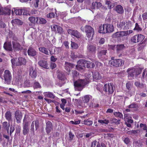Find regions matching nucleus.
Segmentation results:
<instances>
[{
	"label": "nucleus",
	"mask_w": 147,
	"mask_h": 147,
	"mask_svg": "<svg viewBox=\"0 0 147 147\" xmlns=\"http://www.w3.org/2000/svg\"><path fill=\"white\" fill-rule=\"evenodd\" d=\"M105 42V39L103 38H101L99 40V43L100 44H102Z\"/></svg>",
	"instance_id": "63"
},
{
	"label": "nucleus",
	"mask_w": 147,
	"mask_h": 147,
	"mask_svg": "<svg viewBox=\"0 0 147 147\" xmlns=\"http://www.w3.org/2000/svg\"><path fill=\"white\" fill-rule=\"evenodd\" d=\"M14 21L16 22L17 24L19 25H22V22L20 20L18 19H15L14 20Z\"/></svg>",
	"instance_id": "62"
},
{
	"label": "nucleus",
	"mask_w": 147,
	"mask_h": 147,
	"mask_svg": "<svg viewBox=\"0 0 147 147\" xmlns=\"http://www.w3.org/2000/svg\"><path fill=\"white\" fill-rule=\"evenodd\" d=\"M134 30L136 31L137 32H139L142 30V28L140 27L138 23H136L135 24V26L134 29Z\"/></svg>",
	"instance_id": "42"
},
{
	"label": "nucleus",
	"mask_w": 147,
	"mask_h": 147,
	"mask_svg": "<svg viewBox=\"0 0 147 147\" xmlns=\"http://www.w3.org/2000/svg\"><path fill=\"white\" fill-rule=\"evenodd\" d=\"M105 29L106 33H111L113 32L114 30V28L112 25L105 24Z\"/></svg>",
	"instance_id": "12"
},
{
	"label": "nucleus",
	"mask_w": 147,
	"mask_h": 147,
	"mask_svg": "<svg viewBox=\"0 0 147 147\" xmlns=\"http://www.w3.org/2000/svg\"><path fill=\"white\" fill-rule=\"evenodd\" d=\"M3 47L4 49L8 51H12V50L11 44V42H5L4 45Z\"/></svg>",
	"instance_id": "19"
},
{
	"label": "nucleus",
	"mask_w": 147,
	"mask_h": 147,
	"mask_svg": "<svg viewBox=\"0 0 147 147\" xmlns=\"http://www.w3.org/2000/svg\"><path fill=\"white\" fill-rule=\"evenodd\" d=\"M52 129V123L49 121H48L46 123V130L47 134L49 133Z\"/></svg>",
	"instance_id": "17"
},
{
	"label": "nucleus",
	"mask_w": 147,
	"mask_h": 147,
	"mask_svg": "<svg viewBox=\"0 0 147 147\" xmlns=\"http://www.w3.org/2000/svg\"><path fill=\"white\" fill-rule=\"evenodd\" d=\"M124 61L120 59H113L109 61V63L111 66L118 67L119 65H121L124 63Z\"/></svg>",
	"instance_id": "8"
},
{
	"label": "nucleus",
	"mask_w": 147,
	"mask_h": 147,
	"mask_svg": "<svg viewBox=\"0 0 147 147\" xmlns=\"http://www.w3.org/2000/svg\"><path fill=\"white\" fill-rule=\"evenodd\" d=\"M39 2V0H35L34 3V6L36 8L38 7Z\"/></svg>",
	"instance_id": "61"
},
{
	"label": "nucleus",
	"mask_w": 147,
	"mask_h": 147,
	"mask_svg": "<svg viewBox=\"0 0 147 147\" xmlns=\"http://www.w3.org/2000/svg\"><path fill=\"white\" fill-rule=\"evenodd\" d=\"M83 122V124L88 125H91L92 124V121L88 120H84Z\"/></svg>",
	"instance_id": "43"
},
{
	"label": "nucleus",
	"mask_w": 147,
	"mask_h": 147,
	"mask_svg": "<svg viewBox=\"0 0 147 147\" xmlns=\"http://www.w3.org/2000/svg\"><path fill=\"white\" fill-rule=\"evenodd\" d=\"M29 20L32 23H34L36 21V18L34 17H30L29 18Z\"/></svg>",
	"instance_id": "49"
},
{
	"label": "nucleus",
	"mask_w": 147,
	"mask_h": 147,
	"mask_svg": "<svg viewBox=\"0 0 147 147\" xmlns=\"http://www.w3.org/2000/svg\"><path fill=\"white\" fill-rule=\"evenodd\" d=\"M107 53L106 50H102L99 52L98 54V57L100 59L104 57Z\"/></svg>",
	"instance_id": "29"
},
{
	"label": "nucleus",
	"mask_w": 147,
	"mask_h": 147,
	"mask_svg": "<svg viewBox=\"0 0 147 147\" xmlns=\"http://www.w3.org/2000/svg\"><path fill=\"white\" fill-rule=\"evenodd\" d=\"M138 131L133 130L130 131H128L127 132V133L128 134H135L137 133Z\"/></svg>",
	"instance_id": "60"
},
{
	"label": "nucleus",
	"mask_w": 147,
	"mask_h": 147,
	"mask_svg": "<svg viewBox=\"0 0 147 147\" xmlns=\"http://www.w3.org/2000/svg\"><path fill=\"white\" fill-rule=\"evenodd\" d=\"M131 41L132 42L134 43L138 42V41L137 39V35H136L131 38Z\"/></svg>",
	"instance_id": "44"
},
{
	"label": "nucleus",
	"mask_w": 147,
	"mask_h": 147,
	"mask_svg": "<svg viewBox=\"0 0 147 147\" xmlns=\"http://www.w3.org/2000/svg\"><path fill=\"white\" fill-rule=\"evenodd\" d=\"M67 32L69 34L76 37L77 38H80L81 36V34L77 30L69 29L68 30Z\"/></svg>",
	"instance_id": "11"
},
{
	"label": "nucleus",
	"mask_w": 147,
	"mask_h": 147,
	"mask_svg": "<svg viewBox=\"0 0 147 147\" xmlns=\"http://www.w3.org/2000/svg\"><path fill=\"white\" fill-rule=\"evenodd\" d=\"M86 61L84 60H81L78 62V64L76 66V67L77 69L80 70L84 67L86 66Z\"/></svg>",
	"instance_id": "9"
},
{
	"label": "nucleus",
	"mask_w": 147,
	"mask_h": 147,
	"mask_svg": "<svg viewBox=\"0 0 147 147\" xmlns=\"http://www.w3.org/2000/svg\"><path fill=\"white\" fill-rule=\"evenodd\" d=\"M82 77H79V79L74 82V85L75 90L80 91L88 83L89 78L82 79Z\"/></svg>",
	"instance_id": "1"
},
{
	"label": "nucleus",
	"mask_w": 147,
	"mask_h": 147,
	"mask_svg": "<svg viewBox=\"0 0 147 147\" xmlns=\"http://www.w3.org/2000/svg\"><path fill=\"white\" fill-rule=\"evenodd\" d=\"M98 122L102 124H107L109 123V121L107 119L104 120H98Z\"/></svg>",
	"instance_id": "45"
},
{
	"label": "nucleus",
	"mask_w": 147,
	"mask_h": 147,
	"mask_svg": "<svg viewBox=\"0 0 147 147\" xmlns=\"http://www.w3.org/2000/svg\"><path fill=\"white\" fill-rule=\"evenodd\" d=\"M57 31L58 33L61 34L63 32V29L61 27L58 26L57 28Z\"/></svg>",
	"instance_id": "59"
},
{
	"label": "nucleus",
	"mask_w": 147,
	"mask_h": 147,
	"mask_svg": "<svg viewBox=\"0 0 147 147\" xmlns=\"http://www.w3.org/2000/svg\"><path fill=\"white\" fill-rule=\"evenodd\" d=\"M5 116L6 119L9 121L11 119V114L10 111H7L5 114Z\"/></svg>",
	"instance_id": "35"
},
{
	"label": "nucleus",
	"mask_w": 147,
	"mask_h": 147,
	"mask_svg": "<svg viewBox=\"0 0 147 147\" xmlns=\"http://www.w3.org/2000/svg\"><path fill=\"white\" fill-rule=\"evenodd\" d=\"M86 65L88 68H92L94 67V65L93 63L88 61H86Z\"/></svg>",
	"instance_id": "37"
},
{
	"label": "nucleus",
	"mask_w": 147,
	"mask_h": 147,
	"mask_svg": "<svg viewBox=\"0 0 147 147\" xmlns=\"http://www.w3.org/2000/svg\"><path fill=\"white\" fill-rule=\"evenodd\" d=\"M137 36L138 42H141L144 38V36L142 34H138Z\"/></svg>",
	"instance_id": "39"
},
{
	"label": "nucleus",
	"mask_w": 147,
	"mask_h": 147,
	"mask_svg": "<svg viewBox=\"0 0 147 147\" xmlns=\"http://www.w3.org/2000/svg\"><path fill=\"white\" fill-rule=\"evenodd\" d=\"M92 98V96L89 95H86L84 96L83 100L84 103H87Z\"/></svg>",
	"instance_id": "28"
},
{
	"label": "nucleus",
	"mask_w": 147,
	"mask_h": 147,
	"mask_svg": "<svg viewBox=\"0 0 147 147\" xmlns=\"http://www.w3.org/2000/svg\"><path fill=\"white\" fill-rule=\"evenodd\" d=\"M142 77L143 78H147V70L146 69L144 70L142 74Z\"/></svg>",
	"instance_id": "58"
},
{
	"label": "nucleus",
	"mask_w": 147,
	"mask_h": 147,
	"mask_svg": "<svg viewBox=\"0 0 147 147\" xmlns=\"http://www.w3.org/2000/svg\"><path fill=\"white\" fill-rule=\"evenodd\" d=\"M74 66L72 64L68 62H66L65 63V69L69 72L68 74H69V72L70 71L71 69L72 68L74 67Z\"/></svg>",
	"instance_id": "18"
},
{
	"label": "nucleus",
	"mask_w": 147,
	"mask_h": 147,
	"mask_svg": "<svg viewBox=\"0 0 147 147\" xmlns=\"http://www.w3.org/2000/svg\"><path fill=\"white\" fill-rule=\"evenodd\" d=\"M135 86L138 88H144L146 89V86L145 84L143 83L141 84L140 82H136L135 83Z\"/></svg>",
	"instance_id": "31"
},
{
	"label": "nucleus",
	"mask_w": 147,
	"mask_h": 147,
	"mask_svg": "<svg viewBox=\"0 0 147 147\" xmlns=\"http://www.w3.org/2000/svg\"><path fill=\"white\" fill-rule=\"evenodd\" d=\"M133 31L132 30H129V31H124L125 36L129 35L130 34L133 33Z\"/></svg>",
	"instance_id": "56"
},
{
	"label": "nucleus",
	"mask_w": 147,
	"mask_h": 147,
	"mask_svg": "<svg viewBox=\"0 0 147 147\" xmlns=\"http://www.w3.org/2000/svg\"><path fill=\"white\" fill-rule=\"evenodd\" d=\"M55 16V13H51L47 15V17L49 18H53Z\"/></svg>",
	"instance_id": "55"
},
{
	"label": "nucleus",
	"mask_w": 147,
	"mask_h": 147,
	"mask_svg": "<svg viewBox=\"0 0 147 147\" xmlns=\"http://www.w3.org/2000/svg\"><path fill=\"white\" fill-rule=\"evenodd\" d=\"M93 78L95 80H100L101 79V76L98 72L95 71L93 73Z\"/></svg>",
	"instance_id": "25"
},
{
	"label": "nucleus",
	"mask_w": 147,
	"mask_h": 147,
	"mask_svg": "<svg viewBox=\"0 0 147 147\" xmlns=\"http://www.w3.org/2000/svg\"><path fill=\"white\" fill-rule=\"evenodd\" d=\"M102 5L101 3L100 2H93L92 4L91 8L94 9H95L96 7L98 8L100 7Z\"/></svg>",
	"instance_id": "21"
},
{
	"label": "nucleus",
	"mask_w": 147,
	"mask_h": 147,
	"mask_svg": "<svg viewBox=\"0 0 147 147\" xmlns=\"http://www.w3.org/2000/svg\"><path fill=\"white\" fill-rule=\"evenodd\" d=\"M15 115L17 122L18 123H20L22 117L21 112L19 111H16Z\"/></svg>",
	"instance_id": "16"
},
{
	"label": "nucleus",
	"mask_w": 147,
	"mask_h": 147,
	"mask_svg": "<svg viewBox=\"0 0 147 147\" xmlns=\"http://www.w3.org/2000/svg\"><path fill=\"white\" fill-rule=\"evenodd\" d=\"M124 47V45H117V51H120L122 50Z\"/></svg>",
	"instance_id": "52"
},
{
	"label": "nucleus",
	"mask_w": 147,
	"mask_h": 147,
	"mask_svg": "<svg viewBox=\"0 0 147 147\" xmlns=\"http://www.w3.org/2000/svg\"><path fill=\"white\" fill-rule=\"evenodd\" d=\"M58 26L56 25H53L51 26V28L52 31L55 32L57 30Z\"/></svg>",
	"instance_id": "53"
},
{
	"label": "nucleus",
	"mask_w": 147,
	"mask_h": 147,
	"mask_svg": "<svg viewBox=\"0 0 147 147\" xmlns=\"http://www.w3.org/2000/svg\"><path fill=\"white\" fill-rule=\"evenodd\" d=\"M29 124L28 121L24 122L23 125V134L25 135L28 133L29 131V129L28 128Z\"/></svg>",
	"instance_id": "14"
},
{
	"label": "nucleus",
	"mask_w": 147,
	"mask_h": 147,
	"mask_svg": "<svg viewBox=\"0 0 147 147\" xmlns=\"http://www.w3.org/2000/svg\"><path fill=\"white\" fill-rule=\"evenodd\" d=\"M124 141L125 144H127L129 143L130 141L129 138H125L124 140Z\"/></svg>",
	"instance_id": "64"
},
{
	"label": "nucleus",
	"mask_w": 147,
	"mask_h": 147,
	"mask_svg": "<svg viewBox=\"0 0 147 147\" xmlns=\"http://www.w3.org/2000/svg\"><path fill=\"white\" fill-rule=\"evenodd\" d=\"M131 25V22L130 21H123L118 23L117 26L120 29L125 30L129 28Z\"/></svg>",
	"instance_id": "5"
},
{
	"label": "nucleus",
	"mask_w": 147,
	"mask_h": 147,
	"mask_svg": "<svg viewBox=\"0 0 147 147\" xmlns=\"http://www.w3.org/2000/svg\"><path fill=\"white\" fill-rule=\"evenodd\" d=\"M100 143L96 141H93L91 144V147H100Z\"/></svg>",
	"instance_id": "38"
},
{
	"label": "nucleus",
	"mask_w": 147,
	"mask_h": 147,
	"mask_svg": "<svg viewBox=\"0 0 147 147\" xmlns=\"http://www.w3.org/2000/svg\"><path fill=\"white\" fill-rule=\"evenodd\" d=\"M137 107V105L134 103H133L130 105L128 106V107L129 108H135Z\"/></svg>",
	"instance_id": "54"
},
{
	"label": "nucleus",
	"mask_w": 147,
	"mask_h": 147,
	"mask_svg": "<svg viewBox=\"0 0 147 147\" xmlns=\"http://www.w3.org/2000/svg\"><path fill=\"white\" fill-rule=\"evenodd\" d=\"M141 71L142 69L140 68H129L127 70V72L128 73L129 78V79H132L134 76L136 77L140 74Z\"/></svg>",
	"instance_id": "3"
},
{
	"label": "nucleus",
	"mask_w": 147,
	"mask_h": 147,
	"mask_svg": "<svg viewBox=\"0 0 147 147\" xmlns=\"http://www.w3.org/2000/svg\"><path fill=\"white\" fill-rule=\"evenodd\" d=\"M26 10V8H24L23 9H16L14 10V11L16 15H22L23 11H24Z\"/></svg>",
	"instance_id": "27"
},
{
	"label": "nucleus",
	"mask_w": 147,
	"mask_h": 147,
	"mask_svg": "<svg viewBox=\"0 0 147 147\" xmlns=\"http://www.w3.org/2000/svg\"><path fill=\"white\" fill-rule=\"evenodd\" d=\"M12 68H14L15 66H21L24 65L26 63V59L23 58L19 57L18 58L13 59L11 60Z\"/></svg>",
	"instance_id": "4"
},
{
	"label": "nucleus",
	"mask_w": 147,
	"mask_h": 147,
	"mask_svg": "<svg viewBox=\"0 0 147 147\" xmlns=\"http://www.w3.org/2000/svg\"><path fill=\"white\" fill-rule=\"evenodd\" d=\"M30 76L33 78H35L37 76L36 71L33 67H30L29 73Z\"/></svg>",
	"instance_id": "15"
},
{
	"label": "nucleus",
	"mask_w": 147,
	"mask_h": 147,
	"mask_svg": "<svg viewBox=\"0 0 147 147\" xmlns=\"http://www.w3.org/2000/svg\"><path fill=\"white\" fill-rule=\"evenodd\" d=\"M105 24H104L102 26H100L98 32L100 33H105Z\"/></svg>",
	"instance_id": "36"
},
{
	"label": "nucleus",
	"mask_w": 147,
	"mask_h": 147,
	"mask_svg": "<svg viewBox=\"0 0 147 147\" xmlns=\"http://www.w3.org/2000/svg\"><path fill=\"white\" fill-rule=\"evenodd\" d=\"M81 30L83 32L85 31L86 33V36L90 41L92 40L94 34L93 28L90 26H86L84 27H82Z\"/></svg>",
	"instance_id": "2"
},
{
	"label": "nucleus",
	"mask_w": 147,
	"mask_h": 147,
	"mask_svg": "<svg viewBox=\"0 0 147 147\" xmlns=\"http://www.w3.org/2000/svg\"><path fill=\"white\" fill-rule=\"evenodd\" d=\"M126 86L128 90H130L132 86V84L130 82H127L126 84Z\"/></svg>",
	"instance_id": "57"
},
{
	"label": "nucleus",
	"mask_w": 147,
	"mask_h": 147,
	"mask_svg": "<svg viewBox=\"0 0 147 147\" xmlns=\"http://www.w3.org/2000/svg\"><path fill=\"white\" fill-rule=\"evenodd\" d=\"M106 4L108 5V7L111 9L115 5L114 3L110 1H107L105 2Z\"/></svg>",
	"instance_id": "34"
},
{
	"label": "nucleus",
	"mask_w": 147,
	"mask_h": 147,
	"mask_svg": "<svg viewBox=\"0 0 147 147\" xmlns=\"http://www.w3.org/2000/svg\"><path fill=\"white\" fill-rule=\"evenodd\" d=\"M114 87L113 84H106L104 87L103 90L108 94H111L114 91Z\"/></svg>",
	"instance_id": "7"
},
{
	"label": "nucleus",
	"mask_w": 147,
	"mask_h": 147,
	"mask_svg": "<svg viewBox=\"0 0 147 147\" xmlns=\"http://www.w3.org/2000/svg\"><path fill=\"white\" fill-rule=\"evenodd\" d=\"M39 51L41 52L44 53L46 55L49 54V51L48 49L44 47H40L38 49Z\"/></svg>",
	"instance_id": "33"
},
{
	"label": "nucleus",
	"mask_w": 147,
	"mask_h": 147,
	"mask_svg": "<svg viewBox=\"0 0 147 147\" xmlns=\"http://www.w3.org/2000/svg\"><path fill=\"white\" fill-rule=\"evenodd\" d=\"M87 52L90 54H95L96 51V47L95 45L89 44L87 46Z\"/></svg>",
	"instance_id": "10"
},
{
	"label": "nucleus",
	"mask_w": 147,
	"mask_h": 147,
	"mask_svg": "<svg viewBox=\"0 0 147 147\" xmlns=\"http://www.w3.org/2000/svg\"><path fill=\"white\" fill-rule=\"evenodd\" d=\"M3 77L5 80V83L9 84L11 83L12 76L9 70H6L5 71Z\"/></svg>",
	"instance_id": "6"
},
{
	"label": "nucleus",
	"mask_w": 147,
	"mask_h": 147,
	"mask_svg": "<svg viewBox=\"0 0 147 147\" xmlns=\"http://www.w3.org/2000/svg\"><path fill=\"white\" fill-rule=\"evenodd\" d=\"M71 45L72 48L74 49H77L78 47L77 44L72 42H71Z\"/></svg>",
	"instance_id": "50"
},
{
	"label": "nucleus",
	"mask_w": 147,
	"mask_h": 147,
	"mask_svg": "<svg viewBox=\"0 0 147 147\" xmlns=\"http://www.w3.org/2000/svg\"><path fill=\"white\" fill-rule=\"evenodd\" d=\"M3 127L5 128L7 130L8 132H9V125H8V123L7 122H4L3 123Z\"/></svg>",
	"instance_id": "47"
},
{
	"label": "nucleus",
	"mask_w": 147,
	"mask_h": 147,
	"mask_svg": "<svg viewBox=\"0 0 147 147\" xmlns=\"http://www.w3.org/2000/svg\"><path fill=\"white\" fill-rule=\"evenodd\" d=\"M38 64L41 67L45 68L48 67L47 62L43 60H40L38 62Z\"/></svg>",
	"instance_id": "24"
},
{
	"label": "nucleus",
	"mask_w": 147,
	"mask_h": 147,
	"mask_svg": "<svg viewBox=\"0 0 147 147\" xmlns=\"http://www.w3.org/2000/svg\"><path fill=\"white\" fill-rule=\"evenodd\" d=\"M72 76L74 78L76 77L79 78L80 77H82V75H79L77 71L75 70L73 71Z\"/></svg>",
	"instance_id": "41"
},
{
	"label": "nucleus",
	"mask_w": 147,
	"mask_h": 147,
	"mask_svg": "<svg viewBox=\"0 0 147 147\" xmlns=\"http://www.w3.org/2000/svg\"><path fill=\"white\" fill-rule=\"evenodd\" d=\"M13 48L15 51H19L22 49V47L16 41H13Z\"/></svg>",
	"instance_id": "13"
},
{
	"label": "nucleus",
	"mask_w": 147,
	"mask_h": 147,
	"mask_svg": "<svg viewBox=\"0 0 147 147\" xmlns=\"http://www.w3.org/2000/svg\"><path fill=\"white\" fill-rule=\"evenodd\" d=\"M33 87L34 88H41V86L39 83L37 82H34L33 85Z\"/></svg>",
	"instance_id": "40"
},
{
	"label": "nucleus",
	"mask_w": 147,
	"mask_h": 147,
	"mask_svg": "<svg viewBox=\"0 0 147 147\" xmlns=\"http://www.w3.org/2000/svg\"><path fill=\"white\" fill-rule=\"evenodd\" d=\"M114 114L116 117H118L120 118H122L123 117L122 114L119 112H115Z\"/></svg>",
	"instance_id": "46"
},
{
	"label": "nucleus",
	"mask_w": 147,
	"mask_h": 147,
	"mask_svg": "<svg viewBox=\"0 0 147 147\" xmlns=\"http://www.w3.org/2000/svg\"><path fill=\"white\" fill-rule=\"evenodd\" d=\"M36 22H38L39 23L44 24L47 22V21L45 19L41 18H37Z\"/></svg>",
	"instance_id": "32"
},
{
	"label": "nucleus",
	"mask_w": 147,
	"mask_h": 147,
	"mask_svg": "<svg viewBox=\"0 0 147 147\" xmlns=\"http://www.w3.org/2000/svg\"><path fill=\"white\" fill-rule=\"evenodd\" d=\"M128 114H125L124 115V119L125 120H127V121L128 123H132L133 122V120L131 119H129L127 117Z\"/></svg>",
	"instance_id": "48"
},
{
	"label": "nucleus",
	"mask_w": 147,
	"mask_h": 147,
	"mask_svg": "<svg viewBox=\"0 0 147 147\" xmlns=\"http://www.w3.org/2000/svg\"><path fill=\"white\" fill-rule=\"evenodd\" d=\"M11 12V8L10 6H7L3 9V15L7 14L10 15Z\"/></svg>",
	"instance_id": "23"
},
{
	"label": "nucleus",
	"mask_w": 147,
	"mask_h": 147,
	"mask_svg": "<svg viewBox=\"0 0 147 147\" xmlns=\"http://www.w3.org/2000/svg\"><path fill=\"white\" fill-rule=\"evenodd\" d=\"M115 9L117 12L119 13H122L123 12V8L120 5H119L116 6L115 7Z\"/></svg>",
	"instance_id": "26"
},
{
	"label": "nucleus",
	"mask_w": 147,
	"mask_h": 147,
	"mask_svg": "<svg viewBox=\"0 0 147 147\" xmlns=\"http://www.w3.org/2000/svg\"><path fill=\"white\" fill-rule=\"evenodd\" d=\"M28 55L30 56H34L36 53L35 50L32 47H30L28 51Z\"/></svg>",
	"instance_id": "20"
},
{
	"label": "nucleus",
	"mask_w": 147,
	"mask_h": 147,
	"mask_svg": "<svg viewBox=\"0 0 147 147\" xmlns=\"http://www.w3.org/2000/svg\"><path fill=\"white\" fill-rule=\"evenodd\" d=\"M54 54H56L59 53L61 51L60 48H56L54 49Z\"/></svg>",
	"instance_id": "51"
},
{
	"label": "nucleus",
	"mask_w": 147,
	"mask_h": 147,
	"mask_svg": "<svg viewBox=\"0 0 147 147\" xmlns=\"http://www.w3.org/2000/svg\"><path fill=\"white\" fill-rule=\"evenodd\" d=\"M125 36L124 31L117 32L113 34V36L115 38H118Z\"/></svg>",
	"instance_id": "22"
},
{
	"label": "nucleus",
	"mask_w": 147,
	"mask_h": 147,
	"mask_svg": "<svg viewBox=\"0 0 147 147\" xmlns=\"http://www.w3.org/2000/svg\"><path fill=\"white\" fill-rule=\"evenodd\" d=\"M43 94L45 97L54 98L55 96L51 92H48L43 93Z\"/></svg>",
	"instance_id": "30"
}]
</instances>
